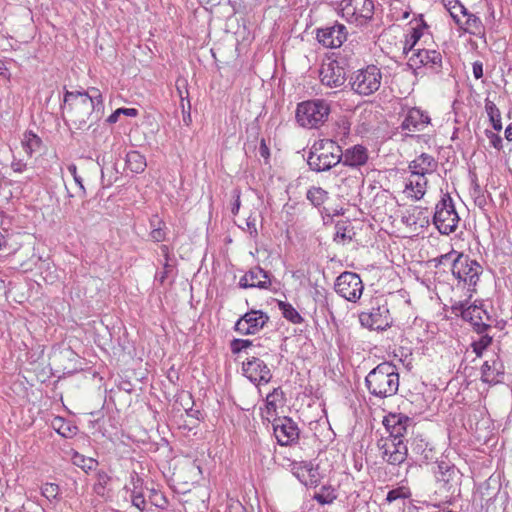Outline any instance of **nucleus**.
<instances>
[{"label":"nucleus","instance_id":"nucleus-22","mask_svg":"<svg viewBox=\"0 0 512 512\" xmlns=\"http://www.w3.org/2000/svg\"><path fill=\"white\" fill-rule=\"evenodd\" d=\"M463 320L470 322L475 332L483 334L491 328V317L487 311L477 305H470L463 312Z\"/></svg>","mask_w":512,"mask_h":512},{"label":"nucleus","instance_id":"nucleus-19","mask_svg":"<svg viewBox=\"0 0 512 512\" xmlns=\"http://www.w3.org/2000/svg\"><path fill=\"white\" fill-rule=\"evenodd\" d=\"M412 423L413 419L403 413H389L383 419V425L389 433L387 438L394 440H403Z\"/></svg>","mask_w":512,"mask_h":512},{"label":"nucleus","instance_id":"nucleus-3","mask_svg":"<svg viewBox=\"0 0 512 512\" xmlns=\"http://www.w3.org/2000/svg\"><path fill=\"white\" fill-rule=\"evenodd\" d=\"M452 275L457 279V288L465 290V296L471 299L483 273L481 264L463 253L457 254L451 264Z\"/></svg>","mask_w":512,"mask_h":512},{"label":"nucleus","instance_id":"nucleus-32","mask_svg":"<svg viewBox=\"0 0 512 512\" xmlns=\"http://www.w3.org/2000/svg\"><path fill=\"white\" fill-rule=\"evenodd\" d=\"M312 499L321 505H329L337 499V492L331 485H323L320 491L313 495Z\"/></svg>","mask_w":512,"mask_h":512},{"label":"nucleus","instance_id":"nucleus-25","mask_svg":"<svg viewBox=\"0 0 512 512\" xmlns=\"http://www.w3.org/2000/svg\"><path fill=\"white\" fill-rule=\"evenodd\" d=\"M368 158L367 148L358 144L346 149L343 152L342 160L340 163H343L345 166L356 168L365 165L368 161Z\"/></svg>","mask_w":512,"mask_h":512},{"label":"nucleus","instance_id":"nucleus-21","mask_svg":"<svg viewBox=\"0 0 512 512\" xmlns=\"http://www.w3.org/2000/svg\"><path fill=\"white\" fill-rule=\"evenodd\" d=\"M271 286L269 272L262 269L260 266H255L246 272L239 280V287L269 289Z\"/></svg>","mask_w":512,"mask_h":512},{"label":"nucleus","instance_id":"nucleus-7","mask_svg":"<svg viewBox=\"0 0 512 512\" xmlns=\"http://www.w3.org/2000/svg\"><path fill=\"white\" fill-rule=\"evenodd\" d=\"M360 324L369 330L385 331L393 325L388 303L384 299L376 298L369 311L359 314Z\"/></svg>","mask_w":512,"mask_h":512},{"label":"nucleus","instance_id":"nucleus-23","mask_svg":"<svg viewBox=\"0 0 512 512\" xmlns=\"http://www.w3.org/2000/svg\"><path fill=\"white\" fill-rule=\"evenodd\" d=\"M38 418L50 421V426L63 438H73L78 433V427L67 418L48 412H40Z\"/></svg>","mask_w":512,"mask_h":512},{"label":"nucleus","instance_id":"nucleus-62","mask_svg":"<svg viewBox=\"0 0 512 512\" xmlns=\"http://www.w3.org/2000/svg\"><path fill=\"white\" fill-rule=\"evenodd\" d=\"M293 473L298 480L303 484V479L307 478L306 467H293Z\"/></svg>","mask_w":512,"mask_h":512},{"label":"nucleus","instance_id":"nucleus-59","mask_svg":"<svg viewBox=\"0 0 512 512\" xmlns=\"http://www.w3.org/2000/svg\"><path fill=\"white\" fill-rule=\"evenodd\" d=\"M160 251L163 255V257L165 258V263L163 264V268H171L172 266L169 264V260H170V249L167 245L165 244H162L160 246Z\"/></svg>","mask_w":512,"mask_h":512},{"label":"nucleus","instance_id":"nucleus-5","mask_svg":"<svg viewBox=\"0 0 512 512\" xmlns=\"http://www.w3.org/2000/svg\"><path fill=\"white\" fill-rule=\"evenodd\" d=\"M330 112V104L326 100L311 99L297 104L295 117L301 127L313 129L322 126Z\"/></svg>","mask_w":512,"mask_h":512},{"label":"nucleus","instance_id":"nucleus-55","mask_svg":"<svg viewBox=\"0 0 512 512\" xmlns=\"http://www.w3.org/2000/svg\"><path fill=\"white\" fill-rule=\"evenodd\" d=\"M31 142H32V131L27 130L24 134V139L22 141V145L28 154L32 153Z\"/></svg>","mask_w":512,"mask_h":512},{"label":"nucleus","instance_id":"nucleus-46","mask_svg":"<svg viewBox=\"0 0 512 512\" xmlns=\"http://www.w3.org/2000/svg\"><path fill=\"white\" fill-rule=\"evenodd\" d=\"M167 231H168L167 226L165 228H161V227H158V229L154 228L150 231L149 236L154 242H163L166 240Z\"/></svg>","mask_w":512,"mask_h":512},{"label":"nucleus","instance_id":"nucleus-8","mask_svg":"<svg viewBox=\"0 0 512 512\" xmlns=\"http://www.w3.org/2000/svg\"><path fill=\"white\" fill-rule=\"evenodd\" d=\"M382 73L376 65L359 69L350 79L351 89L363 96L375 93L381 85Z\"/></svg>","mask_w":512,"mask_h":512},{"label":"nucleus","instance_id":"nucleus-12","mask_svg":"<svg viewBox=\"0 0 512 512\" xmlns=\"http://www.w3.org/2000/svg\"><path fill=\"white\" fill-rule=\"evenodd\" d=\"M270 317L262 310H250L235 323L234 330L242 335H254L269 322Z\"/></svg>","mask_w":512,"mask_h":512},{"label":"nucleus","instance_id":"nucleus-44","mask_svg":"<svg viewBox=\"0 0 512 512\" xmlns=\"http://www.w3.org/2000/svg\"><path fill=\"white\" fill-rule=\"evenodd\" d=\"M180 107H181V110H182L183 122H184V124L186 126H189L191 124V122H192L190 100L187 99L186 102L181 101L180 102Z\"/></svg>","mask_w":512,"mask_h":512},{"label":"nucleus","instance_id":"nucleus-40","mask_svg":"<svg viewBox=\"0 0 512 512\" xmlns=\"http://www.w3.org/2000/svg\"><path fill=\"white\" fill-rule=\"evenodd\" d=\"M59 491V485L56 483H45L41 487V494L48 500L56 499Z\"/></svg>","mask_w":512,"mask_h":512},{"label":"nucleus","instance_id":"nucleus-24","mask_svg":"<svg viewBox=\"0 0 512 512\" xmlns=\"http://www.w3.org/2000/svg\"><path fill=\"white\" fill-rule=\"evenodd\" d=\"M430 116L427 112L418 107H412L408 110L402 124V130L408 131H422L428 124H430Z\"/></svg>","mask_w":512,"mask_h":512},{"label":"nucleus","instance_id":"nucleus-57","mask_svg":"<svg viewBox=\"0 0 512 512\" xmlns=\"http://www.w3.org/2000/svg\"><path fill=\"white\" fill-rule=\"evenodd\" d=\"M488 197L491 198V195L489 193L480 195L477 197H473L474 203L477 207H479L481 210H485V207L487 205V199Z\"/></svg>","mask_w":512,"mask_h":512},{"label":"nucleus","instance_id":"nucleus-43","mask_svg":"<svg viewBox=\"0 0 512 512\" xmlns=\"http://www.w3.org/2000/svg\"><path fill=\"white\" fill-rule=\"evenodd\" d=\"M427 446L428 444L426 442L419 440L413 443L412 451L422 455L423 459L427 461L431 458L430 453L432 452L431 449L427 450Z\"/></svg>","mask_w":512,"mask_h":512},{"label":"nucleus","instance_id":"nucleus-36","mask_svg":"<svg viewBox=\"0 0 512 512\" xmlns=\"http://www.w3.org/2000/svg\"><path fill=\"white\" fill-rule=\"evenodd\" d=\"M72 462L85 472L94 470L98 466V461L91 457H86L78 452H73Z\"/></svg>","mask_w":512,"mask_h":512},{"label":"nucleus","instance_id":"nucleus-34","mask_svg":"<svg viewBox=\"0 0 512 512\" xmlns=\"http://www.w3.org/2000/svg\"><path fill=\"white\" fill-rule=\"evenodd\" d=\"M306 198L314 207H320L329 198V194L321 187L312 186L306 193Z\"/></svg>","mask_w":512,"mask_h":512},{"label":"nucleus","instance_id":"nucleus-45","mask_svg":"<svg viewBox=\"0 0 512 512\" xmlns=\"http://www.w3.org/2000/svg\"><path fill=\"white\" fill-rule=\"evenodd\" d=\"M407 496L408 495L405 493L404 488L399 487V488L392 489L387 493L386 501L388 503H392L398 499H404Z\"/></svg>","mask_w":512,"mask_h":512},{"label":"nucleus","instance_id":"nucleus-14","mask_svg":"<svg viewBox=\"0 0 512 512\" xmlns=\"http://www.w3.org/2000/svg\"><path fill=\"white\" fill-rule=\"evenodd\" d=\"M316 39L326 48H338L347 39L348 31L344 24L335 22L333 25L317 28Z\"/></svg>","mask_w":512,"mask_h":512},{"label":"nucleus","instance_id":"nucleus-39","mask_svg":"<svg viewBox=\"0 0 512 512\" xmlns=\"http://www.w3.org/2000/svg\"><path fill=\"white\" fill-rule=\"evenodd\" d=\"M123 115L129 117H136L138 115V110L135 108H118L107 118L106 121L109 124H114L118 121L119 116Z\"/></svg>","mask_w":512,"mask_h":512},{"label":"nucleus","instance_id":"nucleus-52","mask_svg":"<svg viewBox=\"0 0 512 512\" xmlns=\"http://www.w3.org/2000/svg\"><path fill=\"white\" fill-rule=\"evenodd\" d=\"M457 254H459L457 251L451 250L449 253L443 254L435 258L434 261L436 262V265L445 264L446 261L452 262V260L457 256Z\"/></svg>","mask_w":512,"mask_h":512},{"label":"nucleus","instance_id":"nucleus-56","mask_svg":"<svg viewBox=\"0 0 512 512\" xmlns=\"http://www.w3.org/2000/svg\"><path fill=\"white\" fill-rule=\"evenodd\" d=\"M228 509L230 512H247L242 503L235 499L229 501Z\"/></svg>","mask_w":512,"mask_h":512},{"label":"nucleus","instance_id":"nucleus-54","mask_svg":"<svg viewBox=\"0 0 512 512\" xmlns=\"http://www.w3.org/2000/svg\"><path fill=\"white\" fill-rule=\"evenodd\" d=\"M240 194L241 193H240L239 189H235L233 191V197L235 198L234 202L232 203V207H231V212L233 215H236L239 212L240 205H241Z\"/></svg>","mask_w":512,"mask_h":512},{"label":"nucleus","instance_id":"nucleus-60","mask_svg":"<svg viewBox=\"0 0 512 512\" xmlns=\"http://www.w3.org/2000/svg\"><path fill=\"white\" fill-rule=\"evenodd\" d=\"M68 171L73 176L75 182L80 186V188L84 190L82 178L77 174V167L75 165H70L68 166Z\"/></svg>","mask_w":512,"mask_h":512},{"label":"nucleus","instance_id":"nucleus-29","mask_svg":"<svg viewBox=\"0 0 512 512\" xmlns=\"http://www.w3.org/2000/svg\"><path fill=\"white\" fill-rule=\"evenodd\" d=\"M125 161L127 168L136 174L144 172L147 167L145 156L135 150L127 153Z\"/></svg>","mask_w":512,"mask_h":512},{"label":"nucleus","instance_id":"nucleus-6","mask_svg":"<svg viewBox=\"0 0 512 512\" xmlns=\"http://www.w3.org/2000/svg\"><path fill=\"white\" fill-rule=\"evenodd\" d=\"M460 217L449 193L442 195L435 206L433 224L443 235H449L456 231Z\"/></svg>","mask_w":512,"mask_h":512},{"label":"nucleus","instance_id":"nucleus-31","mask_svg":"<svg viewBox=\"0 0 512 512\" xmlns=\"http://www.w3.org/2000/svg\"><path fill=\"white\" fill-rule=\"evenodd\" d=\"M277 305L283 317L293 324H301L304 319L300 313L288 302L278 300Z\"/></svg>","mask_w":512,"mask_h":512},{"label":"nucleus","instance_id":"nucleus-50","mask_svg":"<svg viewBox=\"0 0 512 512\" xmlns=\"http://www.w3.org/2000/svg\"><path fill=\"white\" fill-rule=\"evenodd\" d=\"M486 194L485 191L480 187L476 175H473L471 179L470 195L471 197H477Z\"/></svg>","mask_w":512,"mask_h":512},{"label":"nucleus","instance_id":"nucleus-51","mask_svg":"<svg viewBox=\"0 0 512 512\" xmlns=\"http://www.w3.org/2000/svg\"><path fill=\"white\" fill-rule=\"evenodd\" d=\"M132 505L136 508H138L140 511H143L145 509L146 500L142 493H135L132 494Z\"/></svg>","mask_w":512,"mask_h":512},{"label":"nucleus","instance_id":"nucleus-49","mask_svg":"<svg viewBox=\"0 0 512 512\" xmlns=\"http://www.w3.org/2000/svg\"><path fill=\"white\" fill-rule=\"evenodd\" d=\"M468 297L464 301H457L452 304L451 310L455 315H460L463 318V312H466V305L469 303Z\"/></svg>","mask_w":512,"mask_h":512},{"label":"nucleus","instance_id":"nucleus-41","mask_svg":"<svg viewBox=\"0 0 512 512\" xmlns=\"http://www.w3.org/2000/svg\"><path fill=\"white\" fill-rule=\"evenodd\" d=\"M252 344V340L235 338L230 342V349L232 354H239L244 349L252 346Z\"/></svg>","mask_w":512,"mask_h":512},{"label":"nucleus","instance_id":"nucleus-9","mask_svg":"<svg viewBox=\"0 0 512 512\" xmlns=\"http://www.w3.org/2000/svg\"><path fill=\"white\" fill-rule=\"evenodd\" d=\"M339 9L343 18L357 25L366 24L374 15L372 0H341Z\"/></svg>","mask_w":512,"mask_h":512},{"label":"nucleus","instance_id":"nucleus-37","mask_svg":"<svg viewBox=\"0 0 512 512\" xmlns=\"http://www.w3.org/2000/svg\"><path fill=\"white\" fill-rule=\"evenodd\" d=\"M492 341V336L483 333L478 340L473 341L471 343L473 352L476 354L477 357H481L484 351L491 345Z\"/></svg>","mask_w":512,"mask_h":512},{"label":"nucleus","instance_id":"nucleus-35","mask_svg":"<svg viewBox=\"0 0 512 512\" xmlns=\"http://www.w3.org/2000/svg\"><path fill=\"white\" fill-rule=\"evenodd\" d=\"M284 400V392L280 387L274 388L272 392H270L266 396V410L268 414L276 413L277 411V403Z\"/></svg>","mask_w":512,"mask_h":512},{"label":"nucleus","instance_id":"nucleus-11","mask_svg":"<svg viewBox=\"0 0 512 512\" xmlns=\"http://www.w3.org/2000/svg\"><path fill=\"white\" fill-rule=\"evenodd\" d=\"M381 458L390 465H401L408 456V448L403 440L381 438L377 441Z\"/></svg>","mask_w":512,"mask_h":512},{"label":"nucleus","instance_id":"nucleus-20","mask_svg":"<svg viewBox=\"0 0 512 512\" xmlns=\"http://www.w3.org/2000/svg\"><path fill=\"white\" fill-rule=\"evenodd\" d=\"M505 374L504 363L499 355L494 354L481 366V381L490 385L501 383Z\"/></svg>","mask_w":512,"mask_h":512},{"label":"nucleus","instance_id":"nucleus-17","mask_svg":"<svg viewBox=\"0 0 512 512\" xmlns=\"http://www.w3.org/2000/svg\"><path fill=\"white\" fill-rule=\"evenodd\" d=\"M409 65L417 68L425 67L438 74L442 70V55L434 49H417L409 58Z\"/></svg>","mask_w":512,"mask_h":512},{"label":"nucleus","instance_id":"nucleus-53","mask_svg":"<svg viewBox=\"0 0 512 512\" xmlns=\"http://www.w3.org/2000/svg\"><path fill=\"white\" fill-rule=\"evenodd\" d=\"M259 155L264 158L265 162L267 163L270 158V149L268 145L266 144V141L264 138L260 141V146L258 149Z\"/></svg>","mask_w":512,"mask_h":512},{"label":"nucleus","instance_id":"nucleus-47","mask_svg":"<svg viewBox=\"0 0 512 512\" xmlns=\"http://www.w3.org/2000/svg\"><path fill=\"white\" fill-rule=\"evenodd\" d=\"M149 498L151 503L156 507L160 509H166L168 501L161 492H155V495H150Z\"/></svg>","mask_w":512,"mask_h":512},{"label":"nucleus","instance_id":"nucleus-2","mask_svg":"<svg viewBox=\"0 0 512 512\" xmlns=\"http://www.w3.org/2000/svg\"><path fill=\"white\" fill-rule=\"evenodd\" d=\"M365 386L369 393L378 399L396 395L399 389V373L396 365L388 361L378 364L366 375Z\"/></svg>","mask_w":512,"mask_h":512},{"label":"nucleus","instance_id":"nucleus-13","mask_svg":"<svg viewBox=\"0 0 512 512\" xmlns=\"http://www.w3.org/2000/svg\"><path fill=\"white\" fill-rule=\"evenodd\" d=\"M320 81L329 88H339L344 85L347 77L346 70L341 59L324 62L319 70Z\"/></svg>","mask_w":512,"mask_h":512},{"label":"nucleus","instance_id":"nucleus-26","mask_svg":"<svg viewBox=\"0 0 512 512\" xmlns=\"http://www.w3.org/2000/svg\"><path fill=\"white\" fill-rule=\"evenodd\" d=\"M437 167V163L435 159L427 154L422 153L415 160L411 161L409 164V169L411 170V175H419L425 176L426 174L434 172Z\"/></svg>","mask_w":512,"mask_h":512},{"label":"nucleus","instance_id":"nucleus-15","mask_svg":"<svg viewBox=\"0 0 512 512\" xmlns=\"http://www.w3.org/2000/svg\"><path fill=\"white\" fill-rule=\"evenodd\" d=\"M273 431L277 442L281 446H290L297 443L300 430L290 417H279L273 421Z\"/></svg>","mask_w":512,"mask_h":512},{"label":"nucleus","instance_id":"nucleus-48","mask_svg":"<svg viewBox=\"0 0 512 512\" xmlns=\"http://www.w3.org/2000/svg\"><path fill=\"white\" fill-rule=\"evenodd\" d=\"M485 135L490 140V144L495 149L500 150L503 147V145H502V143H503L502 138L498 134H496V133H494V132H492L490 130H486L485 131Z\"/></svg>","mask_w":512,"mask_h":512},{"label":"nucleus","instance_id":"nucleus-33","mask_svg":"<svg viewBox=\"0 0 512 512\" xmlns=\"http://www.w3.org/2000/svg\"><path fill=\"white\" fill-rule=\"evenodd\" d=\"M485 110L494 130L500 131L502 129L501 113L496 104L489 98L485 99Z\"/></svg>","mask_w":512,"mask_h":512},{"label":"nucleus","instance_id":"nucleus-63","mask_svg":"<svg viewBox=\"0 0 512 512\" xmlns=\"http://www.w3.org/2000/svg\"><path fill=\"white\" fill-rule=\"evenodd\" d=\"M410 36L413 39V43H417L423 36V30L421 27H413Z\"/></svg>","mask_w":512,"mask_h":512},{"label":"nucleus","instance_id":"nucleus-1","mask_svg":"<svg viewBox=\"0 0 512 512\" xmlns=\"http://www.w3.org/2000/svg\"><path fill=\"white\" fill-rule=\"evenodd\" d=\"M60 102L63 118L67 117L78 130H87L98 122L103 115L104 104L99 89L92 87L87 91H66L61 102L60 92L56 93Z\"/></svg>","mask_w":512,"mask_h":512},{"label":"nucleus","instance_id":"nucleus-58","mask_svg":"<svg viewBox=\"0 0 512 512\" xmlns=\"http://www.w3.org/2000/svg\"><path fill=\"white\" fill-rule=\"evenodd\" d=\"M151 230L158 227L165 228L166 223L158 217V215H153L149 220Z\"/></svg>","mask_w":512,"mask_h":512},{"label":"nucleus","instance_id":"nucleus-30","mask_svg":"<svg viewBox=\"0 0 512 512\" xmlns=\"http://www.w3.org/2000/svg\"><path fill=\"white\" fill-rule=\"evenodd\" d=\"M427 185V179L425 176L419 175H411L408 182L405 185L406 190H411L413 192V197L416 200H420L424 194Z\"/></svg>","mask_w":512,"mask_h":512},{"label":"nucleus","instance_id":"nucleus-27","mask_svg":"<svg viewBox=\"0 0 512 512\" xmlns=\"http://www.w3.org/2000/svg\"><path fill=\"white\" fill-rule=\"evenodd\" d=\"M292 467H306L307 475L303 479V484L306 487L316 488L321 482V476L318 466H314L311 462H293Z\"/></svg>","mask_w":512,"mask_h":512},{"label":"nucleus","instance_id":"nucleus-64","mask_svg":"<svg viewBox=\"0 0 512 512\" xmlns=\"http://www.w3.org/2000/svg\"><path fill=\"white\" fill-rule=\"evenodd\" d=\"M184 410L188 417L195 418L196 420H200L202 413L200 410H194L192 407H185Z\"/></svg>","mask_w":512,"mask_h":512},{"label":"nucleus","instance_id":"nucleus-38","mask_svg":"<svg viewBox=\"0 0 512 512\" xmlns=\"http://www.w3.org/2000/svg\"><path fill=\"white\" fill-rule=\"evenodd\" d=\"M445 8L450 13L454 22L458 25V27H462V21L459 16V7L461 3L459 0H442Z\"/></svg>","mask_w":512,"mask_h":512},{"label":"nucleus","instance_id":"nucleus-16","mask_svg":"<svg viewBox=\"0 0 512 512\" xmlns=\"http://www.w3.org/2000/svg\"><path fill=\"white\" fill-rule=\"evenodd\" d=\"M244 375L255 384H267L272 379V373L267 364L258 357L247 358L242 364Z\"/></svg>","mask_w":512,"mask_h":512},{"label":"nucleus","instance_id":"nucleus-42","mask_svg":"<svg viewBox=\"0 0 512 512\" xmlns=\"http://www.w3.org/2000/svg\"><path fill=\"white\" fill-rule=\"evenodd\" d=\"M176 91L180 98V102H186L187 99H189L188 82L186 79L179 78L176 80Z\"/></svg>","mask_w":512,"mask_h":512},{"label":"nucleus","instance_id":"nucleus-10","mask_svg":"<svg viewBox=\"0 0 512 512\" xmlns=\"http://www.w3.org/2000/svg\"><path fill=\"white\" fill-rule=\"evenodd\" d=\"M334 289L345 300L356 302L363 293L364 285L358 274L345 271L336 278Z\"/></svg>","mask_w":512,"mask_h":512},{"label":"nucleus","instance_id":"nucleus-4","mask_svg":"<svg viewBox=\"0 0 512 512\" xmlns=\"http://www.w3.org/2000/svg\"><path fill=\"white\" fill-rule=\"evenodd\" d=\"M342 156V148L337 142L332 139H320L310 148L307 164L314 172H325L339 164Z\"/></svg>","mask_w":512,"mask_h":512},{"label":"nucleus","instance_id":"nucleus-18","mask_svg":"<svg viewBox=\"0 0 512 512\" xmlns=\"http://www.w3.org/2000/svg\"><path fill=\"white\" fill-rule=\"evenodd\" d=\"M436 481L441 484L446 491H454L459 484L460 471L454 464L447 460L436 462L434 469Z\"/></svg>","mask_w":512,"mask_h":512},{"label":"nucleus","instance_id":"nucleus-28","mask_svg":"<svg viewBox=\"0 0 512 512\" xmlns=\"http://www.w3.org/2000/svg\"><path fill=\"white\" fill-rule=\"evenodd\" d=\"M459 29L480 38L485 35V26L482 20L475 14L468 15V18L465 22H462V27H459Z\"/></svg>","mask_w":512,"mask_h":512},{"label":"nucleus","instance_id":"nucleus-61","mask_svg":"<svg viewBox=\"0 0 512 512\" xmlns=\"http://www.w3.org/2000/svg\"><path fill=\"white\" fill-rule=\"evenodd\" d=\"M473 75L476 79H480L483 76V64L480 61L473 63Z\"/></svg>","mask_w":512,"mask_h":512}]
</instances>
